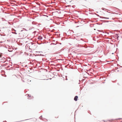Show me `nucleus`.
Here are the masks:
<instances>
[{"mask_svg": "<svg viewBox=\"0 0 122 122\" xmlns=\"http://www.w3.org/2000/svg\"><path fill=\"white\" fill-rule=\"evenodd\" d=\"M78 98V97L77 96H76L75 97L74 99V100H75L76 101L77 100V99Z\"/></svg>", "mask_w": 122, "mask_h": 122, "instance_id": "1", "label": "nucleus"}]
</instances>
